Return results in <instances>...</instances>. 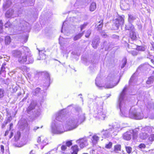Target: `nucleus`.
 <instances>
[{"instance_id":"obj_15","label":"nucleus","mask_w":154,"mask_h":154,"mask_svg":"<svg viewBox=\"0 0 154 154\" xmlns=\"http://www.w3.org/2000/svg\"><path fill=\"white\" fill-rule=\"evenodd\" d=\"M136 50L139 51H144L146 48L144 46H137Z\"/></svg>"},{"instance_id":"obj_26","label":"nucleus","mask_w":154,"mask_h":154,"mask_svg":"<svg viewBox=\"0 0 154 154\" xmlns=\"http://www.w3.org/2000/svg\"><path fill=\"white\" fill-rule=\"evenodd\" d=\"M92 138L94 140L97 141L99 140V137L96 135H94L92 137Z\"/></svg>"},{"instance_id":"obj_52","label":"nucleus","mask_w":154,"mask_h":154,"mask_svg":"<svg viewBox=\"0 0 154 154\" xmlns=\"http://www.w3.org/2000/svg\"><path fill=\"white\" fill-rule=\"evenodd\" d=\"M26 125H27V126L28 125V124L27 123H26Z\"/></svg>"},{"instance_id":"obj_1","label":"nucleus","mask_w":154,"mask_h":154,"mask_svg":"<svg viewBox=\"0 0 154 154\" xmlns=\"http://www.w3.org/2000/svg\"><path fill=\"white\" fill-rule=\"evenodd\" d=\"M13 56L17 59L19 63L24 64L27 60V55L26 53L22 52L19 50H15L12 52Z\"/></svg>"},{"instance_id":"obj_34","label":"nucleus","mask_w":154,"mask_h":154,"mask_svg":"<svg viewBox=\"0 0 154 154\" xmlns=\"http://www.w3.org/2000/svg\"><path fill=\"white\" fill-rule=\"evenodd\" d=\"M33 109V108L32 107H28V109L27 110V113H29V112H30Z\"/></svg>"},{"instance_id":"obj_36","label":"nucleus","mask_w":154,"mask_h":154,"mask_svg":"<svg viewBox=\"0 0 154 154\" xmlns=\"http://www.w3.org/2000/svg\"><path fill=\"white\" fill-rule=\"evenodd\" d=\"M3 32V28L2 25H0V33H2Z\"/></svg>"},{"instance_id":"obj_48","label":"nucleus","mask_w":154,"mask_h":154,"mask_svg":"<svg viewBox=\"0 0 154 154\" xmlns=\"http://www.w3.org/2000/svg\"><path fill=\"white\" fill-rule=\"evenodd\" d=\"M132 82V80H131V78L129 81V83H130L131 82Z\"/></svg>"},{"instance_id":"obj_18","label":"nucleus","mask_w":154,"mask_h":154,"mask_svg":"<svg viewBox=\"0 0 154 154\" xmlns=\"http://www.w3.org/2000/svg\"><path fill=\"white\" fill-rule=\"evenodd\" d=\"M102 134L104 137H107L109 134V133L107 130H103L101 132Z\"/></svg>"},{"instance_id":"obj_14","label":"nucleus","mask_w":154,"mask_h":154,"mask_svg":"<svg viewBox=\"0 0 154 154\" xmlns=\"http://www.w3.org/2000/svg\"><path fill=\"white\" fill-rule=\"evenodd\" d=\"M96 8V4L95 2H92L90 6V10L92 11H94Z\"/></svg>"},{"instance_id":"obj_5","label":"nucleus","mask_w":154,"mask_h":154,"mask_svg":"<svg viewBox=\"0 0 154 154\" xmlns=\"http://www.w3.org/2000/svg\"><path fill=\"white\" fill-rule=\"evenodd\" d=\"M87 140L85 137L81 138L76 140V142L78 143L81 148H83L86 146Z\"/></svg>"},{"instance_id":"obj_30","label":"nucleus","mask_w":154,"mask_h":154,"mask_svg":"<svg viewBox=\"0 0 154 154\" xmlns=\"http://www.w3.org/2000/svg\"><path fill=\"white\" fill-rule=\"evenodd\" d=\"M91 34V32L90 31L88 30L86 32L85 35V36L87 38L89 37Z\"/></svg>"},{"instance_id":"obj_24","label":"nucleus","mask_w":154,"mask_h":154,"mask_svg":"<svg viewBox=\"0 0 154 154\" xmlns=\"http://www.w3.org/2000/svg\"><path fill=\"white\" fill-rule=\"evenodd\" d=\"M149 141L152 142L154 141V134H151L149 138Z\"/></svg>"},{"instance_id":"obj_37","label":"nucleus","mask_w":154,"mask_h":154,"mask_svg":"<svg viewBox=\"0 0 154 154\" xmlns=\"http://www.w3.org/2000/svg\"><path fill=\"white\" fill-rule=\"evenodd\" d=\"M14 133L12 132H11L10 133V135L9 136V139L11 138L13 136Z\"/></svg>"},{"instance_id":"obj_35","label":"nucleus","mask_w":154,"mask_h":154,"mask_svg":"<svg viewBox=\"0 0 154 154\" xmlns=\"http://www.w3.org/2000/svg\"><path fill=\"white\" fill-rule=\"evenodd\" d=\"M131 54L133 56H136L137 54L138 53L137 52H136L135 51H133L131 52Z\"/></svg>"},{"instance_id":"obj_49","label":"nucleus","mask_w":154,"mask_h":154,"mask_svg":"<svg viewBox=\"0 0 154 154\" xmlns=\"http://www.w3.org/2000/svg\"><path fill=\"white\" fill-rule=\"evenodd\" d=\"M21 94V93H18V96H19Z\"/></svg>"},{"instance_id":"obj_50","label":"nucleus","mask_w":154,"mask_h":154,"mask_svg":"<svg viewBox=\"0 0 154 154\" xmlns=\"http://www.w3.org/2000/svg\"><path fill=\"white\" fill-rule=\"evenodd\" d=\"M33 62V60H31V61L30 62V63H32Z\"/></svg>"},{"instance_id":"obj_29","label":"nucleus","mask_w":154,"mask_h":154,"mask_svg":"<svg viewBox=\"0 0 154 154\" xmlns=\"http://www.w3.org/2000/svg\"><path fill=\"white\" fill-rule=\"evenodd\" d=\"M125 94V92H123L122 91L119 95L120 98H121L122 99H123V97H124Z\"/></svg>"},{"instance_id":"obj_47","label":"nucleus","mask_w":154,"mask_h":154,"mask_svg":"<svg viewBox=\"0 0 154 154\" xmlns=\"http://www.w3.org/2000/svg\"><path fill=\"white\" fill-rule=\"evenodd\" d=\"M152 77L153 78V77H154V70L152 72Z\"/></svg>"},{"instance_id":"obj_16","label":"nucleus","mask_w":154,"mask_h":154,"mask_svg":"<svg viewBox=\"0 0 154 154\" xmlns=\"http://www.w3.org/2000/svg\"><path fill=\"white\" fill-rule=\"evenodd\" d=\"M125 149L127 153L130 154L131 153L132 150V148L130 146H126L125 147Z\"/></svg>"},{"instance_id":"obj_31","label":"nucleus","mask_w":154,"mask_h":154,"mask_svg":"<svg viewBox=\"0 0 154 154\" xmlns=\"http://www.w3.org/2000/svg\"><path fill=\"white\" fill-rule=\"evenodd\" d=\"M11 120L10 119H8L7 121L5 122V124H3L2 125V128L4 127L8 123L10 122Z\"/></svg>"},{"instance_id":"obj_22","label":"nucleus","mask_w":154,"mask_h":154,"mask_svg":"<svg viewBox=\"0 0 154 154\" xmlns=\"http://www.w3.org/2000/svg\"><path fill=\"white\" fill-rule=\"evenodd\" d=\"M4 96V90L2 89H0V98H2Z\"/></svg>"},{"instance_id":"obj_17","label":"nucleus","mask_w":154,"mask_h":154,"mask_svg":"<svg viewBox=\"0 0 154 154\" xmlns=\"http://www.w3.org/2000/svg\"><path fill=\"white\" fill-rule=\"evenodd\" d=\"M153 81V78L152 76H150L148 78V80L146 82V83L148 84H150L152 83Z\"/></svg>"},{"instance_id":"obj_9","label":"nucleus","mask_w":154,"mask_h":154,"mask_svg":"<svg viewBox=\"0 0 154 154\" xmlns=\"http://www.w3.org/2000/svg\"><path fill=\"white\" fill-rule=\"evenodd\" d=\"M84 34V32H82L81 33H79L75 35L73 37V40L75 41H77L79 39L81 38L83 35Z\"/></svg>"},{"instance_id":"obj_12","label":"nucleus","mask_w":154,"mask_h":154,"mask_svg":"<svg viewBox=\"0 0 154 154\" xmlns=\"http://www.w3.org/2000/svg\"><path fill=\"white\" fill-rule=\"evenodd\" d=\"M5 43L6 45H9L11 42V39L9 36H6L5 38Z\"/></svg>"},{"instance_id":"obj_6","label":"nucleus","mask_w":154,"mask_h":154,"mask_svg":"<svg viewBox=\"0 0 154 154\" xmlns=\"http://www.w3.org/2000/svg\"><path fill=\"white\" fill-rule=\"evenodd\" d=\"M131 132L128 131L123 134L122 138L125 140H129L131 139Z\"/></svg>"},{"instance_id":"obj_45","label":"nucleus","mask_w":154,"mask_h":154,"mask_svg":"<svg viewBox=\"0 0 154 154\" xmlns=\"http://www.w3.org/2000/svg\"><path fill=\"white\" fill-rule=\"evenodd\" d=\"M92 47H93V48H97V46H94V44H92Z\"/></svg>"},{"instance_id":"obj_4","label":"nucleus","mask_w":154,"mask_h":154,"mask_svg":"<svg viewBox=\"0 0 154 154\" xmlns=\"http://www.w3.org/2000/svg\"><path fill=\"white\" fill-rule=\"evenodd\" d=\"M21 137V133L19 131H17L15 133L14 137V141L15 142L14 145L17 147H21L23 145V143H18Z\"/></svg>"},{"instance_id":"obj_42","label":"nucleus","mask_w":154,"mask_h":154,"mask_svg":"<svg viewBox=\"0 0 154 154\" xmlns=\"http://www.w3.org/2000/svg\"><path fill=\"white\" fill-rule=\"evenodd\" d=\"M152 50H154V44H152Z\"/></svg>"},{"instance_id":"obj_21","label":"nucleus","mask_w":154,"mask_h":154,"mask_svg":"<svg viewBox=\"0 0 154 154\" xmlns=\"http://www.w3.org/2000/svg\"><path fill=\"white\" fill-rule=\"evenodd\" d=\"M138 147L140 149H145L146 147V145L143 143H141L138 145Z\"/></svg>"},{"instance_id":"obj_41","label":"nucleus","mask_w":154,"mask_h":154,"mask_svg":"<svg viewBox=\"0 0 154 154\" xmlns=\"http://www.w3.org/2000/svg\"><path fill=\"white\" fill-rule=\"evenodd\" d=\"M13 125V124L12 123H11L10 124V129L11 130V127Z\"/></svg>"},{"instance_id":"obj_13","label":"nucleus","mask_w":154,"mask_h":154,"mask_svg":"<svg viewBox=\"0 0 154 154\" xmlns=\"http://www.w3.org/2000/svg\"><path fill=\"white\" fill-rule=\"evenodd\" d=\"M71 149L72 152H75L78 153L79 151L78 146L77 145H75L72 146L71 147Z\"/></svg>"},{"instance_id":"obj_32","label":"nucleus","mask_w":154,"mask_h":154,"mask_svg":"<svg viewBox=\"0 0 154 154\" xmlns=\"http://www.w3.org/2000/svg\"><path fill=\"white\" fill-rule=\"evenodd\" d=\"M6 65L5 63H3L2 65V66L1 68V71H3L5 70V66Z\"/></svg>"},{"instance_id":"obj_46","label":"nucleus","mask_w":154,"mask_h":154,"mask_svg":"<svg viewBox=\"0 0 154 154\" xmlns=\"http://www.w3.org/2000/svg\"><path fill=\"white\" fill-rule=\"evenodd\" d=\"M126 62H124V64H123V66H122V68H123V67L124 66L126 65Z\"/></svg>"},{"instance_id":"obj_19","label":"nucleus","mask_w":154,"mask_h":154,"mask_svg":"<svg viewBox=\"0 0 154 154\" xmlns=\"http://www.w3.org/2000/svg\"><path fill=\"white\" fill-rule=\"evenodd\" d=\"M112 146V143L111 142H109V143L106 144L105 146V148L107 149H111Z\"/></svg>"},{"instance_id":"obj_3","label":"nucleus","mask_w":154,"mask_h":154,"mask_svg":"<svg viewBox=\"0 0 154 154\" xmlns=\"http://www.w3.org/2000/svg\"><path fill=\"white\" fill-rule=\"evenodd\" d=\"M125 16L122 15L119 16L113 21V25L118 29L120 26H123L125 22Z\"/></svg>"},{"instance_id":"obj_23","label":"nucleus","mask_w":154,"mask_h":154,"mask_svg":"<svg viewBox=\"0 0 154 154\" xmlns=\"http://www.w3.org/2000/svg\"><path fill=\"white\" fill-rule=\"evenodd\" d=\"M28 38V36L26 35L23 36L22 39L24 42H26L27 41Z\"/></svg>"},{"instance_id":"obj_28","label":"nucleus","mask_w":154,"mask_h":154,"mask_svg":"<svg viewBox=\"0 0 154 154\" xmlns=\"http://www.w3.org/2000/svg\"><path fill=\"white\" fill-rule=\"evenodd\" d=\"M62 116L60 115H58L56 118V119L58 121H61V120L62 119Z\"/></svg>"},{"instance_id":"obj_38","label":"nucleus","mask_w":154,"mask_h":154,"mask_svg":"<svg viewBox=\"0 0 154 154\" xmlns=\"http://www.w3.org/2000/svg\"><path fill=\"white\" fill-rule=\"evenodd\" d=\"M9 133V130H7L6 131H5V132L4 136H7V135H8Z\"/></svg>"},{"instance_id":"obj_43","label":"nucleus","mask_w":154,"mask_h":154,"mask_svg":"<svg viewBox=\"0 0 154 154\" xmlns=\"http://www.w3.org/2000/svg\"><path fill=\"white\" fill-rule=\"evenodd\" d=\"M151 62L154 65V60L152 59L151 60Z\"/></svg>"},{"instance_id":"obj_44","label":"nucleus","mask_w":154,"mask_h":154,"mask_svg":"<svg viewBox=\"0 0 154 154\" xmlns=\"http://www.w3.org/2000/svg\"><path fill=\"white\" fill-rule=\"evenodd\" d=\"M71 154H78V153L75 152H71Z\"/></svg>"},{"instance_id":"obj_51","label":"nucleus","mask_w":154,"mask_h":154,"mask_svg":"<svg viewBox=\"0 0 154 154\" xmlns=\"http://www.w3.org/2000/svg\"><path fill=\"white\" fill-rule=\"evenodd\" d=\"M83 154H88L87 153H83Z\"/></svg>"},{"instance_id":"obj_54","label":"nucleus","mask_w":154,"mask_h":154,"mask_svg":"<svg viewBox=\"0 0 154 154\" xmlns=\"http://www.w3.org/2000/svg\"><path fill=\"white\" fill-rule=\"evenodd\" d=\"M106 34H104V35H105Z\"/></svg>"},{"instance_id":"obj_2","label":"nucleus","mask_w":154,"mask_h":154,"mask_svg":"<svg viewBox=\"0 0 154 154\" xmlns=\"http://www.w3.org/2000/svg\"><path fill=\"white\" fill-rule=\"evenodd\" d=\"M109 81L106 79L105 84L103 82L102 78L100 77H97L95 80V84L97 86L99 87H105L106 88H110L113 86L110 85H108Z\"/></svg>"},{"instance_id":"obj_7","label":"nucleus","mask_w":154,"mask_h":154,"mask_svg":"<svg viewBox=\"0 0 154 154\" xmlns=\"http://www.w3.org/2000/svg\"><path fill=\"white\" fill-rule=\"evenodd\" d=\"M103 19H100L96 25V28L97 30L99 31L102 29L103 24Z\"/></svg>"},{"instance_id":"obj_25","label":"nucleus","mask_w":154,"mask_h":154,"mask_svg":"<svg viewBox=\"0 0 154 154\" xmlns=\"http://www.w3.org/2000/svg\"><path fill=\"white\" fill-rule=\"evenodd\" d=\"M66 146L68 147H69L72 145V140H69L66 141Z\"/></svg>"},{"instance_id":"obj_40","label":"nucleus","mask_w":154,"mask_h":154,"mask_svg":"<svg viewBox=\"0 0 154 154\" xmlns=\"http://www.w3.org/2000/svg\"><path fill=\"white\" fill-rule=\"evenodd\" d=\"M121 8L123 10H125L126 9L125 8H123V5L122 4L121 5Z\"/></svg>"},{"instance_id":"obj_33","label":"nucleus","mask_w":154,"mask_h":154,"mask_svg":"<svg viewBox=\"0 0 154 154\" xmlns=\"http://www.w3.org/2000/svg\"><path fill=\"white\" fill-rule=\"evenodd\" d=\"M1 151L2 153H4V147L3 145H1Z\"/></svg>"},{"instance_id":"obj_10","label":"nucleus","mask_w":154,"mask_h":154,"mask_svg":"<svg viewBox=\"0 0 154 154\" xmlns=\"http://www.w3.org/2000/svg\"><path fill=\"white\" fill-rule=\"evenodd\" d=\"M130 37L133 40H136L137 36L135 32L133 30H131L130 32Z\"/></svg>"},{"instance_id":"obj_53","label":"nucleus","mask_w":154,"mask_h":154,"mask_svg":"<svg viewBox=\"0 0 154 154\" xmlns=\"http://www.w3.org/2000/svg\"><path fill=\"white\" fill-rule=\"evenodd\" d=\"M119 81L118 82V83H116V85H117V84H118V83L119 82Z\"/></svg>"},{"instance_id":"obj_39","label":"nucleus","mask_w":154,"mask_h":154,"mask_svg":"<svg viewBox=\"0 0 154 154\" xmlns=\"http://www.w3.org/2000/svg\"><path fill=\"white\" fill-rule=\"evenodd\" d=\"M127 89V87L126 86H125L123 89L122 91L125 92V91Z\"/></svg>"},{"instance_id":"obj_20","label":"nucleus","mask_w":154,"mask_h":154,"mask_svg":"<svg viewBox=\"0 0 154 154\" xmlns=\"http://www.w3.org/2000/svg\"><path fill=\"white\" fill-rule=\"evenodd\" d=\"M88 23H85L81 25L80 26V30L82 31L85 28L86 26L88 25Z\"/></svg>"},{"instance_id":"obj_8","label":"nucleus","mask_w":154,"mask_h":154,"mask_svg":"<svg viewBox=\"0 0 154 154\" xmlns=\"http://www.w3.org/2000/svg\"><path fill=\"white\" fill-rule=\"evenodd\" d=\"M121 145L120 144H116L114 146L113 151L115 153H118L121 151Z\"/></svg>"},{"instance_id":"obj_55","label":"nucleus","mask_w":154,"mask_h":154,"mask_svg":"<svg viewBox=\"0 0 154 154\" xmlns=\"http://www.w3.org/2000/svg\"><path fill=\"white\" fill-rule=\"evenodd\" d=\"M39 140H38V142Z\"/></svg>"},{"instance_id":"obj_27","label":"nucleus","mask_w":154,"mask_h":154,"mask_svg":"<svg viewBox=\"0 0 154 154\" xmlns=\"http://www.w3.org/2000/svg\"><path fill=\"white\" fill-rule=\"evenodd\" d=\"M67 149L66 146L64 145H62L61 146V149L63 151H65Z\"/></svg>"},{"instance_id":"obj_11","label":"nucleus","mask_w":154,"mask_h":154,"mask_svg":"<svg viewBox=\"0 0 154 154\" xmlns=\"http://www.w3.org/2000/svg\"><path fill=\"white\" fill-rule=\"evenodd\" d=\"M140 138L142 140H145L148 137V135L147 133L145 132H141L139 134Z\"/></svg>"}]
</instances>
